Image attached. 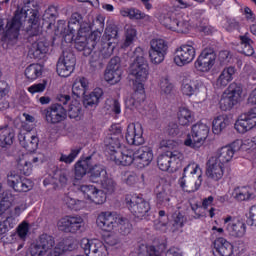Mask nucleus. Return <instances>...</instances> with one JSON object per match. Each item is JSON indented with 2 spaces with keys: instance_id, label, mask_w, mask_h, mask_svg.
<instances>
[{
  "instance_id": "f257e3e1",
  "label": "nucleus",
  "mask_w": 256,
  "mask_h": 256,
  "mask_svg": "<svg viewBox=\"0 0 256 256\" xmlns=\"http://www.w3.org/2000/svg\"><path fill=\"white\" fill-rule=\"evenodd\" d=\"M73 245L69 240H64L58 245L55 244V238L49 234H42L32 244L26 256H60L63 251H71Z\"/></svg>"
},
{
  "instance_id": "c03bdc74",
  "label": "nucleus",
  "mask_w": 256,
  "mask_h": 256,
  "mask_svg": "<svg viewBox=\"0 0 256 256\" xmlns=\"http://www.w3.org/2000/svg\"><path fill=\"white\" fill-rule=\"evenodd\" d=\"M87 87H89V81L85 78H78L72 85V94L75 97H83L87 91Z\"/></svg>"
},
{
  "instance_id": "473e14b6",
  "label": "nucleus",
  "mask_w": 256,
  "mask_h": 256,
  "mask_svg": "<svg viewBox=\"0 0 256 256\" xmlns=\"http://www.w3.org/2000/svg\"><path fill=\"white\" fill-rule=\"evenodd\" d=\"M232 197L235 201H251L255 199V189L251 186H238L232 191Z\"/></svg>"
},
{
  "instance_id": "de8ad7c7",
  "label": "nucleus",
  "mask_w": 256,
  "mask_h": 256,
  "mask_svg": "<svg viewBox=\"0 0 256 256\" xmlns=\"http://www.w3.org/2000/svg\"><path fill=\"white\" fill-rule=\"evenodd\" d=\"M103 99V89L95 88L86 98L84 104L86 107H93L99 105V102Z\"/></svg>"
},
{
  "instance_id": "39448f33",
  "label": "nucleus",
  "mask_w": 256,
  "mask_h": 256,
  "mask_svg": "<svg viewBox=\"0 0 256 256\" xmlns=\"http://www.w3.org/2000/svg\"><path fill=\"white\" fill-rule=\"evenodd\" d=\"M15 15H18L21 25H23L22 21H25V19L29 17V25L26 28V32L28 35H30V37L41 35L43 27L40 23L41 19L39 18V7L35 6L33 2H28L25 4L20 11H16Z\"/></svg>"
},
{
  "instance_id": "69168bd1",
  "label": "nucleus",
  "mask_w": 256,
  "mask_h": 256,
  "mask_svg": "<svg viewBox=\"0 0 256 256\" xmlns=\"http://www.w3.org/2000/svg\"><path fill=\"white\" fill-rule=\"evenodd\" d=\"M107 255H109V252L107 251V246H105L103 242L98 240L95 251H94V256H107Z\"/></svg>"
},
{
  "instance_id": "423d86ee",
  "label": "nucleus",
  "mask_w": 256,
  "mask_h": 256,
  "mask_svg": "<svg viewBox=\"0 0 256 256\" xmlns=\"http://www.w3.org/2000/svg\"><path fill=\"white\" fill-rule=\"evenodd\" d=\"M96 223L102 231L111 232L120 225V229L123 231L124 235L131 233L129 220L115 212H101L97 217Z\"/></svg>"
},
{
  "instance_id": "7c9ffc66",
  "label": "nucleus",
  "mask_w": 256,
  "mask_h": 256,
  "mask_svg": "<svg viewBox=\"0 0 256 256\" xmlns=\"http://www.w3.org/2000/svg\"><path fill=\"white\" fill-rule=\"evenodd\" d=\"M214 256H231L233 255V244L223 237H218L213 242Z\"/></svg>"
},
{
  "instance_id": "e2e57ef3",
  "label": "nucleus",
  "mask_w": 256,
  "mask_h": 256,
  "mask_svg": "<svg viewBox=\"0 0 256 256\" xmlns=\"http://www.w3.org/2000/svg\"><path fill=\"white\" fill-rule=\"evenodd\" d=\"M54 179L58 180L61 185H66L69 181V170L56 171Z\"/></svg>"
},
{
  "instance_id": "e433bc0d",
  "label": "nucleus",
  "mask_w": 256,
  "mask_h": 256,
  "mask_svg": "<svg viewBox=\"0 0 256 256\" xmlns=\"http://www.w3.org/2000/svg\"><path fill=\"white\" fill-rule=\"evenodd\" d=\"M15 139V130L9 125L0 126V147H7L13 145V140Z\"/></svg>"
},
{
  "instance_id": "1a4fd4ad",
  "label": "nucleus",
  "mask_w": 256,
  "mask_h": 256,
  "mask_svg": "<svg viewBox=\"0 0 256 256\" xmlns=\"http://www.w3.org/2000/svg\"><path fill=\"white\" fill-rule=\"evenodd\" d=\"M160 23L170 29V31H177V33H187L189 31V20L185 14H164L160 17Z\"/></svg>"
},
{
  "instance_id": "5701e85b",
  "label": "nucleus",
  "mask_w": 256,
  "mask_h": 256,
  "mask_svg": "<svg viewBox=\"0 0 256 256\" xmlns=\"http://www.w3.org/2000/svg\"><path fill=\"white\" fill-rule=\"evenodd\" d=\"M241 149L239 142H233L230 146H224L217 150L216 154L212 156V159H216L222 165L233 161L235 153Z\"/></svg>"
},
{
  "instance_id": "0e129e2a",
  "label": "nucleus",
  "mask_w": 256,
  "mask_h": 256,
  "mask_svg": "<svg viewBox=\"0 0 256 256\" xmlns=\"http://www.w3.org/2000/svg\"><path fill=\"white\" fill-rule=\"evenodd\" d=\"M218 59L221 63V65H229L231 63L233 56L231 55V52L227 50L220 51Z\"/></svg>"
},
{
  "instance_id": "f03ea898",
  "label": "nucleus",
  "mask_w": 256,
  "mask_h": 256,
  "mask_svg": "<svg viewBox=\"0 0 256 256\" xmlns=\"http://www.w3.org/2000/svg\"><path fill=\"white\" fill-rule=\"evenodd\" d=\"M101 39V31L91 32V26L87 23L80 25L77 36L74 39L77 51H83L85 57H89L98 41Z\"/></svg>"
},
{
  "instance_id": "c85d7f7f",
  "label": "nucleus",
  "mask_w": 256,
  "mask_h": 256,
  "mask_svg": "<svg viewBox=\"0 0 256 256\" xmlns=\"http://www.w3.org/2000/svg\"><path fill=\"white\" fill-rule=\"evenodd\" d=\"M151 161H153V150L151 147L142 146L135 151V165H137L139 169L151 165Z\"/></svg>"
},
{
  "instance_id": "ddd939ff",
  "label": "nucleus",
  "mask_w": 256,
  "mask_h": 256,
  "mask_svg": "<svg viewBox=\"0 0 256 256\" xmlns=\"http://www.w3.org/2000/svg\"><path fill=\"white\" fill-rule=\"evenodd\" d=\"M216 59L217 54L215 53V50L212 48H205L196 59L194 67L201 73H208V71L213 69Z\"/></svg>"
},
{
  "instance_id": "72a5a7b5",
  "label": "nucleus",
  "mask_w": 256,
  "mask_h": 256,
  "mask_svg": "<svg viewBox=\"0 0 256 256\" xmlns=\"http://www.w3.org/2000/svg\"><path fill=\"white\" fill-rule=\"evenodd\" d=\"M19 143L26 151L33 152L39 147V138L31 132L18 134Z\"/></svg>"
},
{
  "instance_id": "5fc2aeb1",
  "label": "nucleus",
  "mask_w": 256,
  "mask_h": 256,
  "mask_svg": "<svg viewBox=\"0 0 256 256\" xmlns=\"http://www.w3.org/2000/svg\"><path fill=\"white\" fill-rule=\"evenodd\" d=\"M158 87L161 95L167 96L171 95L173 92V83H171V80L167 77L160 79Z\"/></svg>"
},
{
  "instance_id": "c9c22d12",
  "label": "nucleus",
  "mask_w": 256,
  "mask_h": 256,
  "mask_svg": "<svg viewBox=\"0 0 256 256\" xmlns=\"http://www.w3.org/2000/svg\"><path fill=\"white\" fill-rule=\"evenodd\" d=\"M49 47H50L49 41L43 38L32 44L30 53L31 55H33L35 59H41L43 55H47V53H49Z\"/></svg>"
},
{
  "instance_id": "20e7f679",
  "label": "nucleus",
  "mask_w": 256,
  "mask_h": 256,
  "mask_svg": "<svg viewBox=\"0 0 256 256\" xmlns=\"http://www.w3.org/2000/svg\"><path fill=\"white\" fill-rule=\"evenodd\" d=\"M162 147L168 149L164 154L160 155L157 165L161 171H169L170 169H179L184 156L181 151L177 150V142L173 140H165Z\"/></svg>"
},
{
  "instance_id": "680f3d73",
  "label": "nucleus",
  "mask_w": 256,
  "mask_h": 256,
  "mask_svg": "<svg viewBox=\"0 0 256 256\" xmlns=\"http://www.w3.org/2000/svg\"><path fill=\"white\" fill-rule=\"evenodd\" d=\"M47 89V82H41L31 85L27 88L28 93L35 95L37 93H43Z\"/></svg>"
},
{
  "instance_id": "f8f14e48",
  "label": "nucleus",
  "mask_w": 256,
  "mask_h": 256,
  "mask_svg": "<svg viewBox=\"0 0 256 256\" xmlns=\"http://www.w3.org/2000/svg\"><path fill=\"white\" fill-rule=\"evenodd\" d=\"M168 52L169 44L164 39L156 38L150 41L149 57L154 65L163 63Z\"/></svg>"
},
{
  "instance_id": "338daca9",
  "label": "nucleus",
  "mask_w": 256,
  "mask_h": 256,
  "mask_svg": "<svg viewBox=\"0 0 256 256\" xmlns=\"http://www.w3.org/2000/svg\"><path fill=\"white\" fill-rule=\"evenodd\" d=\"M185 223H187V218L183 214L178 213L174 217L173 227H175V229H181Z\"/></svg>"
},
{
  "instance_id": "3c124183",
  "label": "nucleus",
  "mask_w": 256,
  "mask_h": 256,
  "mask_svg": "<svg viewBox=\"0 0 256 256\" xmlns=\"http://www.w3.org/2000/svg\"><path fill=\"white\" fill-rule=\"evenodd\" d=\"M100 185L105 195H113L117 189V183L115 180H113V178H110L109 176L102 178Z\"/></svg>"
},
{
  "instance_id": "412c9836",
  "label": "nucleus",
  "mask_w": 256,
  "mask_h": 256,
  "mask_svg": "<svg viewBox=\"0 0 256 256\" xmlns=\"http://www.w3.org/2000/svg\"><path fill=\"white\" fill-rule=\"evenodd\" d=\"M44 115L47 123L57 125L67 119V110L61 104H53L44 110Z\"/></svg>"
},
{
  "instance_id": "37998d69",
  "label": "nucleus",
  "mask_w": 256,
  "mask_h": 256,
  "mask_svg": "<svg viewBox=\"0 0 256 256\" xmlns=\"http://www.w3.org/2000/svg\"><path fill=\"white\" fill-rule=\"evenodd\" d=\"M229 125V118L227 116L219 115L212 121V132L214 135H221L223 130Z\"/></svg>"
},
{
  "instance_id": "aec40b11",
  "label": "nucleus",
  "mask_w": 256,
  "mask_h": 256,
  "mask_svg": "<svg viewBox=\"0 0 256 256\" xmlns=\"http://www.w3.org/2000/svg\"><path fill=\"white\" fill-rule=\"evenodd\" d=\"M57 227L64 233H77L83 227V218L81 216H66L57 222Z\"/></svg>"
},
{
  "instance_id": "dca6fc26",
  "label": "nucleus",
  "mask_w": 256,
  "mask_h": 256,
  "mask_svg": "<svg viewBox=\"0 0 256 256\" xmlns=\"http://www.w3.org/2000/svg\"><path fill=\"white\" fill-rule=\"evenodd\" d=\"M234 127L238 133H247L256 127V107L242 113L236 120Z\"/></svg>"
},
{
  "instance_id": "4d7b16f0",
  "label": "nucleus",
  "mask_w": 256,
  "mask_h": 256,
  "mask_svg": "<svg viewBox=\"0 0 256 256\" xmlns=\"http://www.w3.org/2000/svg\"><path fill=\"white\" fill-rule=\"evenodd\" d=\"M67 111L70 119H79V116L81 115V103L77 100H73Z\"/></svg>"
},
{
  "instance_id": "8fccbe9b",
  "label": "nucleus",
  "mask_w": 256,
  "mask_h": 256,
  "mask_svg": "<svg viewBox=\"0 0 256 256\" xmlns=\"http://www.w3.org/2000/svg\"><path fill=\"white\" fill-rule=\"evenodd\" d=\"M137 39V29L133 25H126L125 26V40L122 45V49H127V47H131L133 43Z\"/></svg>"
},
{
  "instance_id": "f704fd0d",
  "label": "nucleus",
  "mask_w": 256,
  "mask_h": 256,
  "mask_svg": "<svg viewBox=\"0 0 256 256\" xmlns=\"http://www.w3.org/2000/svg\"><path fill=\"white\" fill-rule=\"evenodd\" d=\"M235 73H237V70L233 66L224 68L216 80V87L218 89H225L233 81Z\"/></svg>"
},
{
  "instance_id": "052dcab7",
  "label": "nucleus",
  "mask_w": 256,
  "mask_h": 256,
  "mask_svg": "<svg viewBox=\"0 0 256 256\" xmlns=\"http://www.w3.org/2000/svg\"><path fill=\"white\" fill-rule=\"evenodd\" d=\"M122 137L120 136H113L112 135H108L107 138L105 139V143L107 145V147H110V149H117V151H119V147H121V139Z\"/></svg>"
},
{
  "instance_id": "bf43d9fd",
  "label": "nucleus",
  "mask_w": 256,
  "mask_h": 256,
  "mask_svg": "<svg viewBox=\"0 0 256 256\" xmlns=\"http://www.w3.org/2000/svg\"><path fill=\"white\" fill-rule=\"evenodd\" d=\"M79 153H81L80 149H72L68 155L61 154L59 161H61V163H66L67 165H71V163L77 159V155H79Z\"/></svg>"
},
{
  "instance_id": "b1692460",
  "label": "nucleus",
  "mask_w": 256,
  "mask_h": 256,
  "mask_svg": "<svg viewBox=\"0 0 256 256\" xmlns=\"http://www.w3.org/2000/svg\"><path fill=\"white\" fill-rule=\"evenodd\" d=\"M80 191L83 192L86 199L95 203V205H103L107 201V195L103 190L97 189L93 185H81Z\"/></svg>"
},
{
  "instance_id": "393cba45",
  "label": "nucleus",
  "mask_w": 256,
  "mask_h": 256,
  "mask_svg": "<svg viewBox=\"0 0 256 256\" xmlns=\"http://www.w3.org/2000/svg\"><path fill=\"white\" fill-rule=\"evenodd\" d=\"M126 141L128 145H143V126L140 123H131L127 126Z\"/></svg>"
},
{
  "instance_id": "cd10ccee",
  "label": "nucleus",
  "mask_w": 256,
  "mask_h": 256,
  "mask_svg": "<svg viewBox=\"0 0 256 256\" xmlns=\"http://www.w3.org/2000/svg\"><path fill=\"white\" fill-rule=\"evenodd\" d=\"M203 87L204 84L200 78H185L182 81L181 92L187 97H192V95H197Z\"/></svg>"
},
{
  "instance_id": "2f4dec72",
  "label": "nucleus",
  "mask_w": 256,
  "mask_h": 256,
  "mask_svg": "<svg viewBox=\"0 0 256 256\" xmlns=\"http://www.w3.org/2000/svg\"><path fill=\"white\" fill-rule=\"evenodd\" d=\"M134 89V93L128 95L125 99L126 108L131 110L137 109L141 102L145 101V89H143V86L140 85L139 88L134 87Z\"/></svg>"
},
{
  "instance_id": "4c0bfd02",
  "label": "nucleus",
  "mask_w": 256,
  "mask_h": 256,
  "mask_svg": "<svg viewBox=\"0 0 256 256\" xmlns=\"http://www.w3.org/2000/svg\"><path fill=\"white\" fill-rule=\"evenodd\" d=\"M63 204L71 211H81L85 207V201L75 198V194L68 193L62 198Z\"/></svg>"
},
{
  "instance_id": "09e8293b",
  "label": "nucleus",
  "mask_w": 256,
  "mask_h": 256,
  "mask_svg": "<svg viewBox=\"0 0 256 256\" xmlns=\"http://www.w3.org/2000/svg\"><path fill=\"white\" fill-rule=\"evenodd\" d=\"M177 117L179 125H182L183 127H188V125L193 123V113L188 108H180Z\"/></svg>"
},
{
  "instance_id": "f3484780",
  "label": "nucleus",
  "mask_w": 256,
  "mask_h": 256,
  "mask_svg": "<svg viewBox=\"0 0 256 256\" xmlns=\"http://www.w3.org/2000/svg\"><path fill=\"white\" fill-rule=\"evenodd\" d=\"M75 54L71 51H64L57 63V73L60 77H69L75 71Z\"/></svg>"
},
{
  "instance_id": "9d476101",
  "label": "nucleus",
  "mask_w": 256,
  "mask_h": 256,
  "mask_svg": "<svg viewBox=\"0 0 256 256\" xmlns=\"http://www.w3.org/2000/svg\"><path fill=\"white\" fill-rule=\"evenodd\" d=\"M119 29L115 24H108L102 37V48L100 49L103 57H111L117 45Z\"/></svg>"
},
{
  "instance_id": "4be33fe9",
  "label": "nucleus",
  "mask_w": 256,
  "mask_h": 256,
  "mask_svg": "<svg viewBox=\"0 0 256 256\" xmlns=\"http://www.w3.org/2000/svg\"><path fill=\"white\" fill-rule=\"evenodd\" d=\"M19 19V15H15L12 20L7 22L5 27L4 20L0 18V35L10 37V39H17L21 30V20Z\"/></svg>"
},
{
  "instance_id": "a19ab883",
  "label": "nucleus",
  "mask_w": 256,
  "mask_h": 256,
  "mask_svg": "<svg viewBox=\"0 0 256 256\" xmlns=\"http://www.w3.org/2000/svg\"><path fill=\"white\" fill-rule=\"evenodd\" d=\"M120 15L122 17H128V19H151V17L143 12H141V10L137 9V8H127V7H123L120 9Z\"/></svg>"
},
{
  "instance_id": "a18cd8bd",
  "label": "nucleus",
  "mask_w": 256,
  "mask_h": 256,
  "mask_svg": "<svg viewBox=\"0 0 256 256\" xmlns=\"http://www.w3.org/2000/svg\"><path fill=\"white\" fill-rule=\"evenodd\" d=\"M107 175V170L103 165H95L91 168L90 166V179L92 183H99L103 181Z\"/></svg>"
},
{
  "instance_id": "ea45409f",
  "label": "nucleus",
  "mask_w": 256,
  "mask_h": 256,
  "mask_svg": "<svg viewBox=\"0 0 256 256\" xmlns=\"http://www.w3.org/2000/svg\"><path fill=\"white\" fill-rule=\"evenodd\" d=\"M20 175H31L33 173V165L29 155H23L18 159L16 170Z\"/></svg>"
},
{
  "instance_id": "2eb2a0df",
  "label": "nucleus",
  "mask_w": 256,
  "mask_h": 256,
  "mask_svg": "<svg viewBox=\"0 0 256 256\" xmlns=\"http://www.w3.org/2000/svg\"><path fill=\"white\" fill-rule=\"evenodd\" d=\"M8 185L18 193H27L33 189V181L21 176L17 171H11L8 176Z\"/></svg>"
},
{
  "instance_id": "58836bf2",
  "label": "nucleus",
  "mask_w": 256,
  "mask_h": 256,
  "mask_svg": "<svg viewBox=\"0 0 256 256\" xmlns=\"http://www.w3.org/2000/svg\"><path fill=\"white\" fill-rule=\"evenodd\" d=\"M91 169V156L86 157L84 160H80L75 164V179L81 181L82 177L87 175V171Z\"/></svg>"
},
{
  "instance_id": "6e6d98bb",
  "label": "nucleus",
  "mask_w": 256,
  "mask_h": 256,
  "mask_svg": "<svg viewBox=\"0 0 256 256\" xmlns=\"http://www.w3.org/2000/svg\"><path fill=\"white\" fill-rule=\"evenodd\" d=\"M231 98L235 99L236 102L241 99V95L243 93V87H241L240 84L232 83L229 85L227 92H226Z\"/></svg>"
},
{
  "instance_id": "6ab92c4d",
  "label": "nucleus",
  "mask_w": 256,
  "mask_h": 256,
  "mask_svg": "<svg viewBox=\"0 0 256 256\" xmlns=\"http://www.w3.org/2000/svg\"><path fill=\"white\" fill-rule=\"evenodd\" d=\"M121 75H123V70H121V58L114 57L110 60L104 74V79L110 85H116L121 81Z\"/></svg>"
},
{
  "instance_id": "9b49d317",
  "label": "nucleus",
  "mask_w": 256,
  "mask_h": 256,
  "mask_svg": "<svg viewBox=\"0 0 256 256\" xmlns=\"http://www.w3.org/2000/svg\"><path fill=\"white\" fill-rule=\"evenodd\" d=\"M125 202L132 215L138 219L145 217V215H147V213H149L151 210V205H149V202L137 194L126 195Z\"/></svg>"
},
{
  "instance_id": "4468645a",
  "label": "nucleus",
  "mask_w": 256,
  "mask_h": 256,
  "mask_svg": "<svg viewBox=\"0 0 256 256\" xmlns=\"http://www.w3.org/2000/svg\"><path fill=\"white\" fill-rule=\"evenodd\" d=\"M197 52L193 45L184 44L178 47L174 53V63L177 67H185L189 63H193Z\"/></svg>"
},
{
  "instance_id": "c756f323",
  "label": "nucleus",
  "mask_w": 256,
  "mask_h": 256,
  "mask_svg": "<svg viewBox=\"0 0 256 256\" xmlns=\"http://www.w3.org/2000/svg\"><path fill=\"white\" fill-rule=\"evenodd\" d=\"M171 185L168 183L160 184L156 187V199L158 205H164V207H173L171 203Z\"/></svg>"
},
{
  "instance_id": "603ef678",
  "label": "nucleus",
  "mask_w": 256,
  "mask_h": 256,
  "mask_svg": "<svg viewBox=\"0 0 256 256\" xmlns=\"http://www.w3.org/2000/svg\"><path fill=\"white\" fill-rule=\"evenodd\" d=\"M98 242L99 240H89L87 238H83L80 242V247L83 249L85 255L94 256Z\"/></svg>"
},
{
  "instance_id": "49530a36",
  "label": "nucleus",
  "mask_w": 256,
  "mask_h": 256,
  "mask_svg": "<svg viewBox=\"0 0 256 256\" xmlns=\"http://www.w3.org/2000/svg\"><path fill=\"white\" fill-rule=\"evenodd\" d=\"M43 75V66L40 64H30L25 69V77L28 81H35V79H39Z\"/></svg>"
},
{
  "instance_id": "79ce46f5",
  "label": "nucleus",
  "mask_w": 256,
  "mask_h": 256,
  "mask_svg": "<svg viewBox=\"0 0 256 256\" xmlns=\"http://www.w3.org/2000/svg\"><path fill=\"white\" fill-rule=\"evenodd\" d=\"M82 19L83 16H81V14L77 12H74L71 15L68 22V29L70 32L64 36V40L66 41V43H71V41L75 39V29L73 28V25H77V23H80Z\"/></svg>"
},
{
  "instance_id": "0eeeda50",
  "label": "nucleus",
  "mask_w": 256,
  "mask_h": 256,
  "mask_svg": "<svg viewBox=\"0 0 256 256\" xmlns=\"http://www.w3.org/2000/svg\"><path fill=\"white\" fill-rule=\"evenodd\" d=\"M211 129L205 123H196L192 126L191 134L187 135L184 145L192 149H199L209 137Z\"/></svg>"
},
{
  "instance_id": "bb28decb",
  "label": "nucleus",
  "mask_w": 256,
  "mask_h": 256,
  "mask_svg": "<svg viewBox=\"0 0 256 256\" xmlns=\"http://www.w3.org/2000/svg\"><path fill=\"white\" fill-rule=\"evenodd\" d=\"M111 159L116 165L129 166L135 163V152L128 148L114 150Z\"/></svg>"
},
{
  "instance_id": "774afa93",
  "label": "nucleus",
  "mask_w": 256,
  "mask_h": 256,
  "mask_svg": "<svg viewBox=\"0 0 256 256\" xmlns=\"http://www.w3.org/2000/svg\"><path fill=\"white\" fill-rule=\"evenodd\" d=\"M223 28L231 33V31H235V29H239V22L235 19H227L223 24Z\"/></svg>"
},
{
  "instance_id": "6e6552de",
  "label": "nucleus",
  "mask_w": 256,
  "mask_h": 256,
  "mask_svg": "<svg viewBox=\"0 0 256 256\" xmlns=\"http://www.w3.org/2000/svg\"><path fill=\"white\" fill-rule=\"evenodd\" d=\"M130 74L134 77V87L141 85L145 89V82L149 79V63L143 56H137L130 65Z\"/></svg>"
},
{
  "instance_id": "7ed1b4c3",
  "label": "nucleus",
  "mask_w": 256,
  "mask_h": 256,
  "mask_svg": "<svg viewBox=\"0 0 256 256\" xmlns=\"http://www.w3.org/2000/svg\"><path fill=\"white\" fill-rule=\"evenodd\" d=\"M203 183V170L199 164L189 163L184 169L182 177L179 178L178 184L186 193H195L199 191Z\"/></svg>"
},
{
  "instance_id": "13d9d810",
  "label": "nucleus",
  "mask_w": 256,
  "mask_h": 256,
  "mask_svg": "<svg viewBox=\"0 0 256 256\" xmlns=\"http://www.w3.org/2000/svg\"><path fill=\"white\" fill-rule=\"evenodd\" d=\"M19 221L14 216L7 217L4 221L0 223V231L5 233L15 227Z\"/></svg>"
},
{
  "instance_id": "864d4df0",
  "label": "nucleus",
  "mask_w": 256,
  "mask_h": 256,
  "mask_svg": "<svg viewBox=\"0 0 256 256\" xmlns=\"http://www.w3.org/2000/svg\"><path fill=\"white\" fill-rule=\"evenodd\" d=\"M235 105H237V101L231 98L230 95L227 93L222 95V98L220 99V109L222 111H231Z\"/></svg>"
},
{
  "instance_id": "a211bd4d",
  "label": "nucleus",
  "mask_w": 256,
  "mask_h": 256,
  "mask_svg": "<svg viewBox=\"0 0 256 256\" xmlns=\"http://www.w3.org/2000/svg\"><path fill=\"white\" fill-rule=\"evenodd\" d=\"M224 224L226 225V231L231 237L241 239L245 237L247 233V224L243 220H239L232 216H227L224 218Z\"/></svg>"
},
{
  "instance_id": "a878e982",
  "label": "nucleus",
  "mask_w": 256,
  "mask_h": 256,
  "mask_svg": "<svg viewBox=\"0 0 256 256\" xmlns=\"http://www.w3.org/2000/svg\"><path fill=\"white\" fill-rule=\"evenodd\" d=\"M225 175V164L218 162L217 158H210L207 162L206 176L213 181H220Z\"/></svg>"
}]
</instances>
